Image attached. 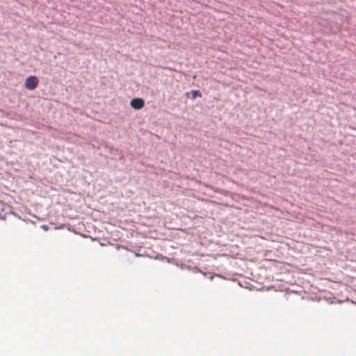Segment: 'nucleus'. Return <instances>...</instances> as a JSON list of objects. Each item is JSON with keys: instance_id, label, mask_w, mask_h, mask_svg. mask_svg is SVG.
Here are the masks:
<instances>
[{"instance_id": "obj_1", "label": "nucleus", "mask_w": 356, "mask_h": 356, "mask_svg": "<svg viewBox=\"0 0 356 356\" xmlns=\"http://www.w3.org/2000/svg\"><path fill=\"white\" fill-rule=\"evenodd\" d=\"M39 80L35 76H28L24 83L25 88L29 90L35 89L38 85Z\"/></svg>"}, {"instance_id": "obj_2", "label": "nucleus", "mask_w": 356, "mask_h": 356, "mask_svg": "<svg viewBox=\"0 0 356 356\" xmlns=\"http://www.w3.org/2000/svg\"><path fill=\"white\" fill-rule=\"evenodd\" d=\"M130 104L134 109H141L145 106V102L141 98H134L131 101Z\"/></svg>"}, {"instance_id": "obj_3", "label": "nucleus", "mask_w": 356, "mask_h": 356, "mask_svg": "<svg viewBox=\"0 0 356 356\" xmlns=\"http://www.w3.org/2000/svg\"><path fill=\"white\" fill-rule=\"evenodd\" d=\"M192 94H193V98H195L197 97L202 96V95L199 90H193V91H192Z\"/></svg>"}]
</instances>
